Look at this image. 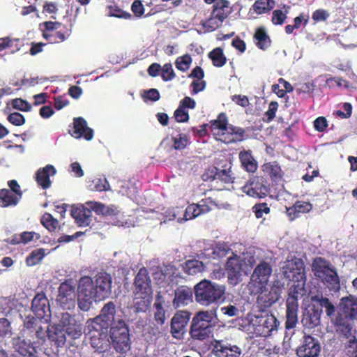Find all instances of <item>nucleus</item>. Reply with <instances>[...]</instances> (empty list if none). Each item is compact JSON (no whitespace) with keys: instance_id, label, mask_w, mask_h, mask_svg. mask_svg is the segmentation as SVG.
<instances>
[{"instance_id":"dca6fc26","label":"nucleus","mask_w":357,"mask_h":357,"mask_svg":"<svg viewBox=\"0 0 357 357\" xmlns=\"http://www.w3.org/2000/svg\"><path fill=\"white\" fill-rule=\"evenodd\" d=\"M42 319L29 315L24 321V331L33 340H44L47 331L42 325Z\"/></svg>"},{"instance_id":"58836bf2","label":"nucleus","mask_w":357,"mask_h":357,"mask_svg":"<svg viewBox=\"0 0 357 357\" xmlns=\"http://www.w3.org/2000/svg\"><path fill=\"white\" fill-rule=\"evenodd\" d=\"M21 197L13 193L8 189H1L0 190V206L6 208L16 206Z\"/></svg>"},{"instance_id":"6ab92c4d","label":"nucleus","mask_w":357,"mask_h":357,"mask_svg":"<svg viewBox=\"0 0 357 357\" xmlns=\"http://www.w3.org/2000/svg\"><path fill=\"white\" fill-rule=\"evenodd\" d=\"M31 340H26L20 336L13 337L12 345L14 350L23 357H38L36 347Z\"/></svg>"},{"instance_id":"4be33fe9","label":"nucleus","mask_w":357,"mask_h":357,"mask_svg":"<svg viewBox=\"0 0 357 357\" xmlns=\"http://www.w3.org/2000/svg\"><path fill=\"white\" fill-rule=\"evenodd\" d=\"M341 315L352 321L357 319V298L349 295L342 297L339 305Z\"/></svg>"},{"instance_id":"a19ab883","label":"nucleus","mask_w":357,"mask_h":357,"mask_svg":"<svg viewBox=\"0 0 357 357\" xmlns=\"http://www.w3.org/2000/svg\"><path fill=\"white\" fill-rule=\"evenodd\" d=\"M71 30L66 26L52 33H43V36L51 43H60L66 40L70 35Z\"/></svg>"},{"instance_id":"5701e85b","label":"nucleus","mask_w":357,"mask_h":357,"mask_svg":"<svg viewBox=\"0 0 357 357\" xmlns=\"http://www.w3.org/2000/svg\"><path fill=\"white\" fill-rule=\"evenodd\" d=\"M321 314V309H318L317 305H312L303 312L301 322L305 327L314 328L319 325Z\"/></svg>"},{"instance_id":"e2e57ef3","label":"nucleus","mask_w":357,"mask_h":357,"mask_svg":"<svg viewBox=\"0 0 357 357\" xmlns=\"http://www.w3.org/2000/svg\"><path fill=\"white\" fill-rule=\"evenodd\" d=\"M252 211L255 213L257 218L263 217L264 213L268 214L271 211L270 208L266 203L256 204L252 206Z\"/></svg>"},{"instance_id":"37998d69","label":"nucleus","mask_w":357,"mask_h":357,"mask_svg":"<svg viewBox=\"0 0 357 357\" xmlns=\"http://www.w3.org/2000/svg\"><path fill=\"white\" fill-rule=\"evenodd\" d=\"M152 295H135L134 294V305L137 312H146L151 303Z\"/></svg>"},{"instance_id":"864d4df0","label":"nucleus","mask_w":357,"mask_h":357,"mask_svg":"<svg viewBox=\"0 0 357 357\" xmlns=\"http://www.w3.org/2000/svg\"><path fill=\"white\" fill-rule=\"evenodd\" d=\"M12 327L10 322L6 318L0 319V343L4 341L7 337L12 335Z\"/></svg>"},{"instance_id":"72a5a7b5","label":"nucleus","mask_w":357,"mask_h":357,"mask_svg":"<svg viewBox=\"0 0 357 357\" xmlns=\"http://www.w3.org/2000/svg\"><path fill=\"white\" fill-rule=\"evenodd\" d=\"M238 157L241 166L246 172L254 173L257 169V162L252 155L250 150L240 151Z\"/></svg>"},{"instance_id":"f3484780","label":"nucleus","mask_w":357,"mask_h":357,"mask_svg":"<svg viewBox=\"0 0 357 357\" xmlns=\"http://www.w3.org/2000/svg\"><path fill=\"white\" fill-rule=\"evenodd\" d=\"M245 131L243 128L233 125H229L225 132L214 133L216 140L227 144L241 142L245 139Z\"/></svg>"},{"instance_id":"de8ad7c7","label":"nucleus","mask_w":357,"mask_h":357,"mask_svg":"<svg viewBox=\"0 0 357 357\" xmlns=\"http://www.w3.org/2000/svg\"><path fill=\"white\" fill-rule=\"evenodd\" d=\"M91 347L100 353L105 352L109 347L107 337L92 336L88 337Z\"/></svg>"},{"instance_id":"2f4dec72","label":"nucleus","mask_w":357,"mask_h":357,"mask_svg":"<svg viewBox=\"0 0 357 357\" xmlns=\"http://www.w3.org/2000/svg\"><path fill=\"white\" fill-rule=\"evenodd\" d=\"M47 333L49 340L54 342L57 347H62L65 344L66 333L60 324L52 326Z\"/></svg>"},{"instance_id":"0eeeda50","label":"nucleus","mask_w":357,"mask_h":357,"mask_svg":"<svg viewBox=\"0 0 357 357\" xmlns=\"http://www.w3.org/2000/svg\"><path fill=\"white\" fill-rule=\"evenodd\" d=\"M109 334L116 352L126 354L130 349L129 328L123 319H118L109 326Z\"/></svg>"},{"instance_id":"3c124183","label":"nucleus","mask_w":357,"mask_h":357,"mask_svg":"<svg viewBox=\"0 0 357 357\" xmlns=\"http://www.w3.org/2000/svg\"><path fill=\"white\" fill-rule=\"evenodd\" d=\"M231 248L227 243H217L213 248V257L214 259H220L227 256L231 252Z\"/></svg>"},{"instance_id":"cd10ccee","label":"nucleus","mask_w":357,"mask_h":357,"mask_svg":"<svg viewBox=\"0 0 357 357\" xmlns=\"http://www.w3.org/2000/svg\"><path fill=\"white\" fill-rule=\"evenodd\" d=\"M71 215L79 227L89 226L92 222V212L84 206L73 208Z\"/></svg>"},{"instance_id":"ea45409f","label":"nucleus","mask_w":357,"mask_h":357,"mask_svg":"<svg viewBox=\"0 0 357 357\" xmlns=\"http://www.w3.org/2000/svg\"><path fill=\"white\" fill-rule=\"evenodd\" d=\"M253 37L256 40V45L260 50H266L271 46V40L264 27L257 28Z\"/></svg>"},{"instance_id":"8fccbe9b","label":"nucleus","mask_w":357,"mask_h":357,"mask_svg":"<svg viewBox=\"0 0 357 357\" xmlns=\"http://www.w3.org/2000/svg\"><path fill=\"white\" fill-rule=\"evenodd\" d=\"M40 223L50 232L54 231L59 225L58 220L49 213L42 215Z\"/></svg>"},{"instance_id":"473e14b6","label":"nucleus","mask_w":357,"mask_h":357,"mask_svg":"<svg viewBox=\"0 0 357 357\" xmlns=\"http://www.w3.org/2000/svg\"><path fill=\"white\" fill-rule=\"evenodd\" d=\"M311 300L313 305H317L318 309H325L326 314L329 317L335 316V307L327 297H324L321 294L312 296Z\"/></svg>"},{"instance_id":"e433bc0d","label":"nucleus","mask_w":357,"mask_h":357,"mask_svg":"<svg viewBox=\"0 0 357 357\" xmlns=\"http://www.w3.org/2000/svg\"><path fill=\"white\" fill-rule=\"evenodd\" d=\"M351 319H346L342 317V315L337 317L335 319V326L337 332L342 335L345 338H349L351 337L355 338L352 333L353 326L350 322Z\"/></svg>"},{"instance_id":"09e8293b","label":"nucleus","mask_w":357,"mask_h":357,"mask_svg":"<svg viewBox=\"0 0 357 357\" xmlns=\"http://www.w3.org/2000/svg\"><path fill=\"white\" fill-rule=\"evenodd\" d=\"M283 8L285 10L284 12L280 9L273 10L271 22L274 25H282L287 20L290 6L284 5Z\"/></svg>"},{"instance_id":"9d476101","label":"nucleus","mask_w":357,"mask_h":357,"mask_svg":"<svg viewBox=\"0 0 357 357\" xmlns=\"http://www.w3.org/2000/svg\"><path fill=\"white\" fill-rule=\"evenodd\" d=\"M75 284L72 278L62 282L58 289L56 301L64 310H73L75 307Z\"/></svg>"},{"instance_id":"f704fd0d","label":"nucleus","mask_w":357,"mask_h":357,"mask_svg":"<svg viewBox=\"0 0 357 357\" xmlns=\"http://www.w3.org/2000/svg\"><path fill=\"white\" fill-rule=\"evenodd\" d=\"M211 13L213 17L223 22L230 13L229 1L227 0H218L213 4Z\"/></svg>"},{"instance_id":"412c9836","label":"nucleus","mask_w":357,"mask_h":357,"mask_svg":"<svg viewBox=\"0 0 357 357\" xmlns=\"http://www.w3.org/2000/svg\"><path fill=\"white\" fill-rule=\"evenodd\" d=\"M242 271V264L240 257L233 253V256L228 258L226 264V271L229 282L236 284L240 280Z\"/></svg>"},{"instance_id":"a18cd8bd","label":"nucleus","mask_w":357,"mask_h":357,"mask_svg":"<svg viewBox=\"0 0 357 357\" xmlns=\"http://www.w3.org/2000/svg\"><path fill=\"white\" fill-rule=\"evenodd\" d=\"M275 5V0H257L252 5V10L258 15L266 13Z\"/></svg>"},{"instance_id":"4468645a","label":"nucleus","mask_w":357,"mask_h":357,"mask_svg":"<svg viewBox=\"0 0 357 357\" xmlns=\"http://www.w3.org/2000/svg\"><path fill=\"white\" fill-rule=\"evenodd\" d=\"M270 188L263 178L255 176L250 178L243 187L242 191L254 198H264L269 193Z\"/></svg>"},{"instance_id":"f8f14e48","label":"nucleus","mask_w":357,"mask_h":357,"mask_svg":"<svg viewBox=\"0 0 357 357\" xmlns=\"http://www.w3.org/2000/svg\"><path fill=\"white\" fill-rule=\"evenodd\" d=\"M211 351L216 357H240L241 349L236 344H231L225 340H213L211 342Z\"/></svg>"},{"instance_id":"bf43d9fd","label":"nucleus","mask_w":357,"mask_h":357,"mask_svg":"<svg viewBox=\"0 0 357 357\" xmlns=\"http://www.w3.org/2000/svg\"><path fill=\"white\" fill-rule=\"evenodd\" d=\"M230 169H220L218 168L216 180H220L225 183H231L234 182V177Z\"/></svg>"},{"instance_id":"c756f323","label":"nucleus","mask_w":357,"mask_h":357,"mask_svg":"<svg viewBox=\"0 0 357 357\" xmlns=\"http://www.w3.org/2000/svg\"><path fill=\"white\" fill-rule=\"evenodd\" d=\"M272 273V268L267 262L259 263L254 270L252 275L255 280V284H267Z\"/></svg>"},{"instance_id":"79ce46f5","label":"nucleus","mask_w":357,"mask_h":357,"mask_svg":"<svg viewBox=\"0 0 357 357\" xmlns=\"http://www.w3.org/2000/svg\"><path fill=\"white\" fill-rule=\"evenodd\" d=\"M183 271L189 275H195L204 271L205 266L202 261L197 259L187 260L183 266Z\"/></svg>"},{"instance_id":"9b49d317","label":"nucleus","mask_w":357,"mask_h":357,"mask_svg":"<svg viewBox=\"0 0 357 357\" xmlns=\"http://www.w3.org/2000/svg\"><path fill=\"white\" fill-rule=\"evenodd\" d=\"M59 324L66 333L73 340L79 338L83 333V324L81 321L77 319L75 314L68 312L61 313Z\"/></svg>"},{"instance_id":"39448f33","label":"nucleus","mask_w":357,"mask_h":357,"mask_svg":"<svg viewBox=\"0 0 357 357\" xmlns=\"http://www.w3.org/2000/svg\"><path fill=\"white\" fill-rule=\"evenodd\" d=\"M282 273L284 279L294 282L291 287L304 289L307 278L302 259L297 257L287 259L282 267Z\"/></svg>"},{"instance_id":"c85d7f7f","label":"nucleus","mask_w":357,"mask_h":357,"mask_svg":"<svg viewBox=\"0 0 357 357\" xmlns=\"http://www.w3.org/2000/svg\"><path fill=\"white\" fill-rule=\"evenodd\" d=\"M312 209V204L310 202L298 200L292 206L286 207V214L289 220L293 221L298 218L301 213H309Z\"/></svg>"},{"instance_id":"4d7b16f0","label":"nucleus","mask_w":357,"mask_h":357,"mask_svg":"<svg viewBox=\"0 0 357 357\" xmlns=\"http://www.w3.org/2000/svg\"><path fill=\"white\" fill-rule=\"evenodd\" d=\"M222 22L218 20V19L213 17L211 13L210 17L204 21H202L201 24L207 31H213L221 26Z\"/></svg>"},{"instance_id":"13d9d810","label":"nucleus","mask_w":357,"mask_h":357,"mask_svg":"<svg viewBox=\"0 0 357 357\" xmlns=\"http://www.w3.org/2000/svg\"><path fill=\"white\" fill-rule=\"evenodd\" d=\"M172 140L173 142V148L175 150L184 149L188 143V138L185 134H178L177 136L173 137Z\"/></svg>"},{"instance_id":"f03ea898","label":"nucleus","mask_w":357,"mask_h":357,"mask_svg":"<svg viewBox=\"0 0 357 357\" xmlns=\"http://www.w3.org/2000/svg\"><path fill=\"white\" fill-rule=\"evenodd\" d=\"M312 271L316 278L330 291L340 289V279L336 268L327 259L317 257L312 260Z\"/></svg>"},{"instance_id":"aec40b11","label":"nucleus","mask_w":357,"mask_h":357,"mask_svg":"<svg viewBox=\"0 0 357 357\" xmlns=\"http://www.w3.org/2000/svg\"><path fill=\"white\" fill-rule=\"evenodd\" d=\"M31 310L38 319H45L50 316L49 301L45 294L38 293L32 300Z\"/></svg>"},{"instance_id":"774afa93","label":"nucleus","mask_w":357,"mask_h":357,"mask_svg":"<svg viewBox=\"0 0 357 357\" xmlns=\"http://www.w3.org/2000/svg\"><path fill=\"white\" fill-rule=\"evenodd\" d=\"M8 121L14 126H20L24 124L25 119L22 114L19 112L10 114L7 118Z\"/></svg>"},{"instance_id":"20e7f679","label":"nucleus","mask_w":357,"mask_h":357,"mask_svg":"<svg viewBox=\"0 0 357 357\" xmlns=\"http://www.w3.org/2000/svg\"><path fill=\"white\" fill-rule=\"evenodd\" d=\"M195 296L197 303L202 305H210L221 300L225 293V287L203 280L195 286Z\"/></svg>"},{"instance_id":"ddd939ff","label":"nucleus","mask_w":357,"mask_h":357,"mask_svg":"<svg viewBox=\"0 0 357 357\" xmlns=\"http://www.w3.org/2000/svg\"><path fill=\"white\" fill-rule=\"evenodd\" d=\"M320 352L319 340L310 335L303 336L301 344L296 349L298 357H318Z\"/></svg>"},{"instance_id":"6e6552de","label":"nucleus","mask_w":357,"mask_h":357,"mask_svg":"<svg viewBox=\"0 0 357 357\" xmlns=\"http://www.w3.org/2000/svg\"><path fill=\"white\" fill-rule=\"evenodd\" d=\"M305 289H298L296 287H291L288 291L286 306V330L294 329L298 322V295L303 294Z\"/></svg>"},{"instance_id":"7ed1b4c3","label":"nucleus","mask_w":357,"mask_h":357,"mask_svg":"<svg viewBox=\"0 0 357 357\" xmlns=\"http://www.w3.org/2000/svg\"><path fill=\"white\" fill-rule=\"evenodd\" d=\"M216 317L215 310L199 311L192 318L190 335L193 340L204 341L211 333L213 322Z\"/></svg>"},{"instance_id":"a878e982","label":"nucleus","mask_w":357,"mask_h":357,"mask_svg":"<svg viewBox=\"0 0 357 357\" xmlns=\"http://www.w3.org/2000/svg\"><path fill=\"white\" fill-rule=\"evenodd\" d=\"M73 126L75 137H83L87 141H90L93 139V130L87 126V123L84 118H75L73 119Z\"/></svg>"},{"instance_id":"69168bd1","label":"nucleus","mask_w":357,"mask_h":357,"mask_svg":"<svg viewBox=\"0 0 357 357\" xmlns=\"http://www.w3.org/2000/svg\"><path fill=\"white\" fill-rule=\"evenodd\" d=\"M131 11L135 17L141 18L144 15L145 8L141 0H135L131 5Z\"/></svg>"},{"instance_id":"f257e3e1","label":"nucleus","mask_w":357,"mask_h":357,"mask_svg":"<svg viewBox=\"0 0 357 357\" xmlns=\"http://www.w3.org/2000/svg\"><path fill=\"white\" fill-rule=\"evenodd\" d=\"M112 278L106 272L98 273L93 278L81 277L77 283V305L80 310L88 312L93 303L108 298L112 293Z\"/></svg>"},{"instance_id":"0e129e2a","label":"nucleus","mask_w":357,"mask_h":357,"mask_svg":"<svg viewBox=\"0 0 357 357\" xmlns=\"http://www.w3.org/2000/svg\"><path fill=\"white\" fill-rule=\"evenodd\" d=\"M109 15L118 18H132V15L130 13L123 10L116 6H109Z\"/></svg>"},{"instance_id":"2eb2a0df","label":"nucleus","mask_w":357,"mask_h":357,"mask_svg":"<svg viewBox=\"0 0 357 357\" xmlns=\"http://www.w3.org/2000/svg\"><path fill=\"white\" fill-rule=\"evenodd\" d=\"M191 313L185 310L176 312L171 320V333L173 337L182 340L186 331V326Z\"/></svg>"},{"instance_id":"49530a36","label":"nucleus","mask_w":357,"mask_h":357,"mask_svg":"<svg viewBox=\"0 0 357 357\" xmlns=\"http://www.w3.org/2000/svg\"><path fill=\"white\" fill-rule=\"evenodd\" d=\"M208 56L211 60L213 65L215 67H222L227 62V58L221 47L213 49L208 53Z\"/></svg>"},{"instance_id":"b1692460","label":"nucleus","mask_w":357,"mask_h":357,"mask_svg":"<svg viewBox=\"0 0 357 357\" xmlns=\"http://www.w3.org/2000/svg\"><path fill=\"white\" fill-rule=\"evenodd\" d=\"M123 318L116 314V305L114 302L109 301L104 305L99 315L96 316L97 320H101L105 326L108 327L116 322L118 319Z\"/></svg>"},{"instance_id":"bb28decb","label":"nucleus","mask_w":357,"mask_h":357,"mask_svg":"<svg viewBox=\"0 0 357 357\" xmlns=\"http://www.w3.org/2000/svg\"><path fill=\"white\" fill-rule=\"evenodd\" d=\"M56 172L55 167L52 165H47L40 168L36 173V181L39 186L46 190L51 185L50 176H54Z\"/></svg>"},{"instance_id":"c9c22d12","label":"nucleus","mask_w":357,"mask_h":357,"mask_svg":"<svg viewBox=\"0 0 357 357\" xmlns=\"http://www.w3.org/2000/svg\"><path fill=\"white\" fill-rule=\"evenodd\" d=\"M165 303V302L163 297L160 294H158L153 304L154 320L157 324L161 326L163 325L166 321Z\"/></svg>"},{"instance_id":"4c0bfd02","label":"nucleus","mask_w":357,"mask_h":357,"mask_svg":"<svg viewBox=\"0 0 357 357\" xmlns=\"http://www.w3.org/2000/svg\"><path fill=\"white\" fill-rule=\"evenodd\" d=\"M263 171L274 182L281 181L284 176V172L277 162H269L265 163L263 166Z\"/></svg>"},{"instance_id":"052dcab7","label":"nucleus","mask_w":357,"mask_h":357,"mask_svg":"<svg viewBox=\"0 0 357 357\" xmlns=\"http://www.w3.org/2000/svg\"><path fill=\"white\" fill-rule=\"evenodd\" d=\"M176 75L171 63H165L161 68L162 79L165 81H170L174 79Z\"/></svg>"},{"instance_id":"c03bdc74","label":"nucleus","mask_w":357,"mask_h":357,"mask_svg":"<svg viewBox=\"0 0 357 357\" xmlns=\"http://www.w3.org/2000/svg\"><path fill=\"white\" fill-rule=\"evenodd\" d=\"M211 125L212 128V131L213 130H216V132H213L214 133H222L227 131V128H229L228 120L226 114L223 112L218 114L217 119L211 121Z\"/></svg>"},{"instance_id":"393cba45","label":"nucleus","mask_w":357,"mask_h":357,"mask_svg":"<svg viewBox=\"0 0 357 357\" xmlns=\"http://www.w3.org/2000/svg\"><path fill=\"white\" fill-rule=\"evenodd\" d=\"M107 326L103 324L102 321L97 320L96 317L92 319H89L86 321V328L84 333L87 337L99 336L107 337L108 335Z\"/></svg>"},{"instance_id":"7c9ffc66","label":"nucleus","mask_w":357,"mask_h":357,"mask_svg":"<svg viewBox=\"0 0 357 357\" xmlns=\"http://www.w3.org/2000/svg\"><path fill=\"white\" fill-rule=\"evenodd\" d=\"M192 301V291L187 286H180L174 291L173 305L179 307L188 305Z\"/></svg>"},{"instance_id":"680f3d73","label":"nucleus","mask_w":357,"mask_h":357,"mask_svg":"<svg viewBox=\"0 0 357 357\" xmlns=\"http://www.w3.org/2000/svg\"><path fill=\"white\" fill-rule=\"evenodd\" d=\"M12 107L22 112H29L31 109V105L27 101L22 98H15L12 100Z\"/></svg>"},{"instance_id":"a211bd4d","label":"nucleus","mask_w":357,"mask_h":357,"mask_svg":"<svg viewBox=\"0 0 357 357\" xmlns=\"http://www.w3.org/2000/svg\"><path fill=\"white\" fill-rule=\"evenodd\" d=\"M134 287L135 295H152L151 279L146 268H142L139 270L135 278Z\"/></svg>"},{"instance_id":"5fc2aeb1","label":"nucleus","mask_w":357,"mask_h":357,"mask_svg":"<svg viewBox=\"0 0 357 357\" xmlns=\"http://www.w3.org/2000/svg\"><path fill=\"white\" fill-rule=\"evenodd\" d=\"M90 188L93 191H107L110 190V185L106 178H96L92 181Z\"/></svg>"},{"instance_id":"603ef678","label":"nucleus","mask_w":357,"mask_h":357,"mask_svg":"<svg viewBox=\"0 0 357 357\" xmlns=\"http://www.w3.org/2000/svg\"><path fill=\"white\" fill-rule=\"evenodd\" d=\"M45 250L40 248L32 251L26 257V261L28 266H34L38 264L45 257Z\"/></svg>"},{"instance_id":"338daca9","label":"nucleus","mask_w":357,"mask_h":357,"mask_svg":"<svg viewBox=\"0 0 357 357\" xmlns=\"http://www.w3.org/2000/svg\"><path fill=\"white\" fill-rule=\"evenodd\" d=\"M199 215H201V214H200V210L199 208L198 204H192L189 205L186 208V209L185 211L184 217H185V220H188L193 219Z\"/></svg>"},{"instance_id":"423d86ee","label":"nucleus","mask_w":357,"mask_h":357,"mask_svg":"<svg viewBox=\"0 0 357 357\" xmlns=\"http://www.w3.org/2000/svg\"><path fill=\"white\" fill-rule=\"evenodd\" d=\"M257 288V304L261 311H266L279 301L283 289V284L279 280H275L271 285L255 284Z\"/></svg>"},{"instance_id":"6e6d98bb","label":"nucleus","mask_w":357,"mask_h":357,"mask_svg":"<svg viewBox=\"0 0 357 357\" xmlns=\"http://www.w3.org/2000/svg\"><path fill=\"white\" fill-rule=\"evenodd\" d=\"M191 63V56L189 54H185L176 59L175 61V66L178 70L185 72L189 69Z\"/></svg>"},{"instance_id":"1a4fd4ad","label":"nucleus","mask_w":357,"mask_h":357,"mask_svg":"<svg viewBox=\"0 0 357 357\" xmlns=\"http://www.w3.org/2000/svg\"><path fill=\"white\" fill-rule=\"evenodd\" d=\"M251 324L254 329V333L259 336L268 337L272 333L278 330L280 322L272 314L255 316L252 319Z\"/></svg>"}]
</instances>
